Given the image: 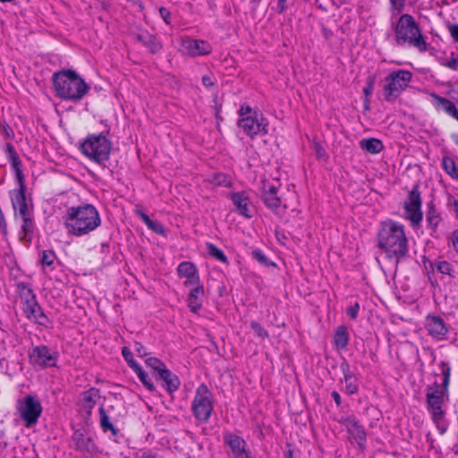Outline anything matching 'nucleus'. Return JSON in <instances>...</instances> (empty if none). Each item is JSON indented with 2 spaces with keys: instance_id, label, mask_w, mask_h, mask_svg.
Wrapping results in <instances>:
<instances>
[{
  "instance_id": "obj_14",
  "label": "nucleus",
  "mask_w": 458,
  "mask_h": 458,
  "mask_svg": "<svg viewBox=\"0 0 458 458\" xmlns=\"http://www.w3.org/2000/svg\"><path fill=\"white\" fill-rule=\"evenodd\" d=\"M261 199L264 205L272 212L279 213L282 205L281 198L278 196V187L266 182H263L261 190Z\"/></svg>"
},
{
  "instance_id": "obj_56",
  "label": "nucleus",
  "mask_w": 458,
  "mask_h": 458,
  "mask_svg": "<svg viewBox=\"0 0 458 458\" xmlns=\"http://www.w3.org/2000/svg\"><path fill=\"white\" fill-rule=\"evenodd\" d=\"M238 113L241 118H243L248 115H252V109L249 106H242Z\"/></svg>"
},
{
  "instance_id": "obj_10",
  "label": "nucleus",
  "mask_w": 458,
  "mask_h": 458,
  "mask_svg": "<svg viewBox=\"0 0 458 458\" xmlns=\"http://www.w3.org/2000/svg\"><path fill=\"white\" fill-rule=\"evenodd\" d=\"M58 352H52L47 345L35 346L29 352V360L33 367L41 369L57 367Z\"/></svg>"
},
{
  "instance_id": "obj_39",
  "label": "nucleus",
  "mask_w": 458,
  "mask_h": 458,
  "mask_svg": "<svg viewBox=\"0 0 458 458\" xmlns=\"http://www.w3.org/2000/svg\"><path fill=\"white\" fill-rule=\"evenodd\" d=\"M207 250H208V253L214 259H216V260H219L225 264H228V259L227 257L225 256V254L224 253V251L219 249L218 247H216L214 243H211V242H208L207 243Z\"/></svg>"
},
{
  "instance_id": "obj_59",
  "label": "nucleus",
  "mask_w": 458,
  "mask_h": 458,
  "mask_svg": "<svg viewBox=\"0 0 458 458\" xmlns=\"http://www.w3.org/2000/svg\"><path fill=\"white\" fill-rule=\"evenodd\" d=\"M287 0H278L277 6H276V13H284L287 8L286 6Z\"/></svg>"
},
{
  "instance_id": "obj_57",
  "label": "nucleus",
  "mask_w": 458,
  "mask_h": 458,
  "mask_svg": "<svg viewBox=\"0 0 458 458\" xmlns=\"http://www.w3.org/2000/svg\"><path fill=\"white\" fill-rule=\"evenodd\" d=\"M6 154H7L8 160L10 158H12L13 157L18 156L14 147L11 143L6 144Z\"/></svg>"
},
{
  "instance_id": "obj_23",
  "label": "nucleus",
  "mask_w": 458,
  "mask_h": 458,
  "mask_svg": "<svg viewBox=\"0 0 458 458\" xmlns=\"http://www.w3.org/2000/svg\"><path fill=\"white\" fill-rule=\"evenodd\" d=\"M193 286L188 295L187 302L191 311L198 313L202 308L205 291L203 285L199 284Z\"/></svg>"
},
{
  "instance_id": "obj_38",
  "label": "nucleus",
  "mask_w": 458,
  "mask_h": 458,
  "mask_svg": "<svg viewBox=\"0 0 458 458\" xmlns=\"http://www.w3.org/2000/svg\"><path fill=\"white\" fill-rule=\"evenodd\" d=\"M442 166L447 174H449L453 179L457 180L458 169L454 159L448 157H444L442 160Z\"/></svg>"
},
{
  "instance_id": "obj_44",
  "label": "nucleus",
  "mask_w": 458,
  "mask_h": 458,
  "mask_svg": "<svg viewBox=\"0 0 458 458\" xmlns=\"http://www.w3.org/2000/svg\"><path fill=\"white\" fill-rule=\"evenodd\" d=\"M405 2L406 0H389L392 16H396L403 12Z\"/></svg>"
},
{
  "instance_id": "obj_61",
  "label": "nucleus",
  "mask_w": 458,
  "mask_h": 458,
  "mask_svg": "<svg viewBox=\"0 0 458 458\" xmlns=\"http://www.w3.org/2000/svg\"><path fill=\"white\" fill-rule=\"evenodd\" d=\"M139 458H164L163 456L153 453L152 451L143 452L142 454Z\"/></svg>"
},
{
  "instance_id": "obj_4",
  "label": "nucleus",
  "mask_w": 458,
  "mask_h": 458,
  "mask_svg": "<svg viewBox=\"0 0 458 458\" xmlns=\"http://www.w3.org/2000/svg\"><path fill=\"white\" fill-rule=\"evenodd\" d=\"M394 30V46L412 47L420 52L428 50V43L421 28L415 18L409 13H403L396 22L392 24Z\"/></svg>"
},
{
  "instance_id": "obj_18",
  "label": "nucleus",
  "mask_w": 458,
  "mask_h": 458,
  "mask_svg": "<svg viewBox=\"0 0 458 458\" xmlns=\"http://www.w3.org/2000/svg\"><path fill=\"white\" fill-rule=\"evenodd\" d=\"M177 275L180 278H186L183 285L188 287L199 284L200 282L199 270L191 261H182L177 267Z\"/></svg>"
},
{
  "instance_id": "obj_8",
  "label": "nucleus",
  "mask_w": 458,
  "mask_h": 458,
  "mask_svg": "<svg viewBox=\"0 0 458 458\" xmlns=\"http://www.w3.org/2000/svg\"><path fill=\"white\" fill-rule=\"evenodd\" d=\"M412 80V73L407 70H396L385 79L383 97L386 102H394L404 91Z\"/></svg>"
},
{
  "instance_id": "obj_5",
  "label": "nucleus",
  "mask_w": 458,
  "mask_h": 458,
  "mask_svg": "<svg viewBox=\"0 0 458 458\" xmlns=\"http://www.w3.org/2000/svg\"><path fill=\"white\" fill-rule=\"evenodd\" d=\"M52 81L56 96L65 100H81L89 89V85L73 70L55 72Z\"/></svg>"
},
{
  "instance_id": "obj_51",
  "label": "nucleus",
  "mask_w": 458,
  "mask_h": 458,
  "mask_svg": "<svg viewBox=\"0 0 458 458\" xmlns=\"http://www.w3.org/2000/svg\"><path fill=\"white\" fill-rule=\"evenodd\" d=\"M312 150L314 151L318 159H322L327 157V151L324 147L318 141H313Z\"/></svg>"
},
{
  "instance_id": "obj_34",
  "label": "nucleus",
  "mask_w": 458,
  "mask_h": 458,
  "mask_svg": "<svg viewBox=\"0 0 458 458\" xmlns=\"http://www.w3.org/2000/svg\"><path fill=\"white\" fill-rule=\"evenodd\" d=\"M421 196L419 184H415L412 189L408 192V196L403 205H410L411 207H421Z\"/></svg>"
},
{
  "instance_id": "obj_20",
  "label": "nucleus",
  "mask_w": 458,
  "mask_h": 458,
  "mask_svg": "<svg viewBox=\"0 0 458 458\" xmlns=\"http://www.w3.org/2000/svg\"><path fill=\"white\" fill-rule=\"evenodd\" d=\"M72 438L77 451L90 454L96 451V445L92 437L86 433L85 429H76Z\"/></svg>"
},
{
  "instance_id": "obj_29",
  "label": "nucleus",
  "mask_w": 458,
  "mask_h": 458,
  "mask_svg": "<svg viewBox=\"0 0 458 458\" xmlns=\"http://www.w3.org/2000/svg\"><path fill=\"white\" fill-rule=\"evenodd\" d=\"M135 214L144 222L149 230L157 234H165V227L160 222L151 220L149 216L141 209H136Z\"/></svg>"
},
{
  "instance_id": "obj_30",
  "label": "nucleus",
  "mask_w": 458,
  "mask_h": 458,
  "mask_svg": "<svg viewBox=\"0 0 458 458\" xmlns=\"http://www.w3.org/2000/svg\"><path fill=\"white\" fill-rule=\"evenodd\" d=\"M403 208L406 213V218L411 222V225L413 227L419 226L423 218L421 207H411L410 205H403Z\"/></svg>"
},
{
  "instance_id": "obj_50",
  "label": "nucleus",
  "mask_w": 458,
  "mask_h": 458,
  "mask_svg": "<svg viewBox=\"0 0 458 458\" xmlns=\"http://www.w3.org/2000/svg\"><path fill=\"white\" fill-rule=\"evenodd\" d=\"M440 64L453 71L458 70V59L454 52L451 53L449 60H440Z\"/></svg>"
},
{
  "instance_id": "obj_15",
  "label": "nucleus",
  "mask_w": 458,
  "mask_h": 458,
  "mask_svg": "<svg viewBox=\"0 0 458 458\" xmlns=\"http://www.w3.org/2000/svg\"><path fill=\"white\" fill-rule=\"evenodd\" d=\"M12 205L15 211L19 212L21 217L31 216L33 205L31 199L26 197V185L19 186L12 197Z\"/></svg>"
},
{
  "instance_id": "obj_40",
  "label": "nucleus",
  "mask_w": 458,
  "mask_h": 458,
  "mask_svg": "<svg viewBox=\"0 0 458 458\" xmlns=\"http://www.w3.org/2000/svg\"><path fill=\"white\" fill-rule=\"evenodd\" d=\"M140 381L143 384V386L150 392H154L156 390V387L151 380V378L149 377V376L143 370V369L141 368V366H139L138 368H136L134 370H133Z\"/></svg>"
},
{
  "instance_id": "obj_26",
  "label": "nucleus",
  "mask_w": 458,
  "mask_h": 458,
  "mask_svg": "<svg viewBox=\"0 0 458 458\" xmlns=\"http://www.w3.org/2000/svg\"><path fill=\"white\" fill-rule=\"evenodd\" d=\"M333 343L337 350H344L349 344V333L344 326H339L335 331Z\"/></svg>"
},
{
  "instance_id": "obj_49",
  "label": "nucleus",
  "mask_w": 458,
  "mask_h": 458,
  "mask_svg": "<svg viewBox=\"0 0 458 458\" xmlns=\"http://www.w3.org/2000/svg\"><path fill=\"white\" fill-rule=\"evenodd\" d=\"M375 82H376V75H369L367 78L366 85L362 90L363 94H364V98L367 99L371 96L373 89H374Z\"/></svg>"
},
{
  "instance_id": "obj_6",
  "label": "nucleus",
  "mask_w": 458,
  "mask_h": 458,
  "mask_svg": "<svg viewBox=\"0 0 458 458\" xmlns=\"http://www.w3.org/2000/svg\"><path fill=\"white\" fill-rule=\"evenodd\" d=\"M111 149L112 142L103 133L89 135L81 145L83 155L104 166L110 157Z\"/></svg>"
},
{
  "instance_id": "obj_63",
  "label": "nucleus",
  "mask_w": 458,
  "mask_h": 458,
  "mask_svg": "<svg viewBox=\"0 0 458 458\" xmlns=\"http://www.w3.org/2000/svg\"><path fill=\"white\" fill-rule=\"evenodd\" d=\"M331 396L334 399L335 404L339 407L342 404V399L338 392L333 391L331 393Z\"/></svg>"
},
{
  "instance_id": "obj_62",
  "label": "nucleus",
  "mask_w": 458,
  "mask_h": 458,
  "mask_svg": "<svg viewBox=\"0 0 458 458\" xmlns=\"http://www.w3.org/2000/svg\"><path fill=\"white\" fill-rule=\"evenodd\" d=\"M201 81H202V84L206 88H210V87L214 86V81H212V79L209 76H203Z\"/></svg>"
},
{
  "instance_id": "obj_52",
  "label": "nucleus",
  "mask_w": 458,
  "mask_h": 458,
  "mask_svg": "<svg viewBox=\"0 0 458 458\" xmlns=\"http://www.w3.org/2000/svg\"><path fill=\"white\" fill-rule=\"evenodd\" d=\"M360 304L357 301L354 304L349 306L346 310V313L352 320H355L358 318Z\"/></svg>"
},
{
  "instance_id": "obj_1",
  "label": "nucleus",
  "mask_w": 458,
  "mask_h": 458,
  "mask_svg": "<svg viewBox=\"0 0 458 458\" xmlns=\"http://www.w3.org/2000/svg\"><path fill=\"white\" fill-rule=\"evenodd\" d=\"M439 373H435L436 377L441 375L442 382L439 384L435 381L426 388V403L428 411L431 415V420L436 425L439 434L444 435L448 423L445 420V410L443 408L445 401L449 399V385L451 377V366L447 361L441 360L438 363Z\"/></svg>"
},
{
  "instance_id": "obj_42",
  "label": "nucleus",
  "mask_w": 458,
  "mask_h": 458,
  "mask_svg": "<svg viewBox=\"0 0 458 458\" xmlns=\"http://www.w3.org/2000/svg\"><path fill=\"white\" fill-rule=\"evenodd\" d=\"M251 257L254 259H256L259 264H261L265 267L276 266V264L274 262H272L271 260H269L267 259V257L265 255V253L259 249L253 250L251 251Z\"/></svg>"
},
{
  "instance_id": "obj_25",
  "label": "nucleus",
  "mask_w": 458,
  "mask_h": 458,
  "mask_svg": "<svg viewBox=\"0 0 458 458\" xmlns=\"http://www.w3.org/2000/svg\"><path fill=\"white\" fill-rule=\"evenodd\" d=\"M99 398L100 391L95 387H91L81 394V406L88 415L91 414V411Z\"/></svg>"
},
{
  "instance_id": "obj_43",
  "label": "nucleus",
  "mask_w": 458,
  "mask_h": 458,
  "mask_svg": "<svg viewBox=\"0 0 458 458\" xmlns=\"http://www.w3.org/2000/svg\"><path fill=\"white\" fill-rule=\"evenodd\" d=\"M145 363L148 367L151 368L155 373V376L157 374H159L161 369H165V364L159 359L155 357L148 358L145 360Z\"/></svg>"
},
{
  "instance_id": "obj_54",
  "label": "nucleus",
  "mask_w": 458,
  "mask_h": 458,
  "mask_svg": "<svg viewBox=\"0 0 458 458\" xmlns=\"http://www.w3.org/2000/svg\"><path fill=\"white\" fill-rule=\"evenodd\" d=\"M159 14L160 16L162 17L163 21L166 23V24H170L171 23V21H170V18H171V13L170 11L165 8V7H160L159 8Z\"/></svg>"
},
{
  "instance_id": "obj_55",
  "label": "nucleus",
  "mask_w": 458,
  "mask_h": 458,
  "mask_svg": "<svg viewBox=\"0 0 458 458\" xmlns=\"http://www.w3.org/2000/svg\"><path fill=\"white\" fill-rule=\"evenodd\" d=\"M447 28L453 39L458 42V24H450Z\"/></svg>"
},
{
  "instance_id": "obj_19",
  "label": "nucleus",
  "mask_w": 458,
  "mask_h": 458,
  "mask_svg": "<svg viewBox=\"0 0 458 458\" xmlns=\"http://www.w3.org/2000/svg\"><path fill=\"white\" fill-rule=\"evenodd\" d=\"M135 40L144 46L152 55L157 54L163 48L162 43L147 30L133 32Z\"/></svg>"
},
{
  "instance_id": "obj_47",
  "label": "nucleus",
  "mask_w": 458,
  "mask_h": 458,
  "mask_svg": "<svg viewBox=\"0 0 458 458\" xmlns=\"http://www.w3.org/2000/svg\"><path fill=\"white\" fill-rule=\"evenodd\" d=\"M56 259L55 253L51 250H43L41 253L40 262L43 266H51Z\"/></svg>"
},
{
  "instance_id": "obj_33",
  "label": "nucleus",
  "mask_w": 458,
  "mask_h": 458,
  "mask_svg": "<svg viewBox=\"0 0 458 458\" xmlns=\"http://www.w3.org/2000/svg\"><path fill=\"white\" fill-rule=\"evenodd\" d=\"M224 440H225V443L230 447L231 451L236 449V448H239L241 446H246L247 444L245 442V440L236 435V434H233V433H225L224 435Z\"/></svg>"
},
{
  "instance_id": "obj_64",
  "label": "nucleus",
  "mask_w": 458,
  "mask_h": 458,
  "mask_svg": "<svg viewBox=\"0 0 458 458\" xmlns=\"http://www.w3.org/2000/svg\"><path fill=\"white\" fill-rule=\"evenodd\" d=\"M246 450V446H241L239 448L233 450L232 453L234 455V458H236L240 454H242V453H244Z\"/></svg>"
},
{
  "instance_id": "obj_35",
  "label": "nucleus",
  "mask_w": 458,
  "mask_h": 458,
  "mask_svg": "<svg viewBox=\"0 0 458 458\" xmlns=\"http://www.w3.org/2000/svg\"><path fill=\"white\" fill-rule=\"evenodd\" d=\"M100 427L104 432L111 431L114 436L118 434V429L111 423L108 415L103 406L99 408Z\"/></svg>"
},
{
  "instance_id": "obj_27",
  "label": "nucleus",
  "mask_w": 458,
  "mask_h": 458,
  "mask_svg": "<svg viewBox=\"0 0 458 458\" xmlns=\"http://www.w3.org/2000/svg\"><path fill=\"white\" fill-rule=\"evenodd\" d=\"M16 287L19 296L21 298V307L37 299V296L34 293L31 287L30 286V284L24 282H19L17 283Z\"/></svg>"
},
{
  "instance_id": "obj_36",
  "label": "nucleus",
  "mask_w": 458,
  "mask_h": 458,
  "mask_svg": "<svg viewBox=\"0 0 458 458\" xmlns=\"http://www.w3.org/2000/svg\"><path fill=\"white\" fill-rule=\"evenodd\" d=\"M21 219L23 221V224L21 225V231L20 233L23 234L21 236L23 239L31 241L33 232H34V222L32 220V217H31V216H28L21 217Z\"/></svg>"
},
{
  "instance_id": "obj_9",
  "label": "nucleus",
  "mask_w": 458,
  "mask_h": 458,
  "mask_svg": "<svg viewBox=\"0 0 458 458\" xmlns=\"http://www.w3.org/2000/svg\"><path fill=\"white\" fill-rule=\"evenodd\" d=\"M16 410L26 428L38 423L42 413V405L37 396L26 395L17 400Z\"/></svg>"
},
{
  "instance_id": "obj_21",
  "label": "nucleus",
  "mask_w": 458,
  "mask_h": 458,
  "mask_svg": "<svg viewBox=\"0 0 458 458\" xmlns=\"http://www.w3.org/2000/svg\"><path fill=\"white\" fill-rule=\"evenodd\" d=\"M230 199L235 206L238 214L246 218H250L252 216V213L250 208V199L246 192H233L231 194Z\"/></svg>"
},
{
  "instance_id": "obj_58",
  "label": "nucleus",
  "mask_w": 458,
  "mask_h": 458,
  "mask_svg": "<svg viewBox=\"0 0 458 458\" xmlns=\"http://www.w3.org/2000/svg\"><path fill=\"white\" fill-rule=\"evenodd\" d=\"M451 242L455 251L458 253V230H455L452 233Z\"/></svg>"
},
{
  "instance_id": "obj_17",
  "label": "nucleus",
  "mask_w": 458,
  "mask_h": 458,
  "mask_svg": "<svg viewBox=\"0 0 458 458\" xmlns=\"http://www.w3.org/2000/svg\"><path fill=\"white\" fill-rule=\"evenodd\" d=\"M182 47L184 53L191 56L207 55L212 52L211 45L201 39L183 38Z\"/></svg>"
},
{
  "instance_id": "obj_41",
  "label": "nucleus",
  "mask_w": 458,
  "mask_h": 458,
  "mask_svg": "<svg viewBox=\"0 0 458 458\" xmlns=\"http://www.w3.org/2000/svg\"><path fill=\"white\" fill-rule=\"evenodd\" d=\"M345 383V393L349 395L355 394L359 392L360 389V378L359 376L354 377L352 378H349L348 380L344 381Z\"/></svg>"
},
{
  "instance_id": "obj_45",
  "label": "nucleus",
  "mask_w": 458,
  "mask_h": 458,
  "mask_svg": "<svg viewBox=\"0 0 458 458\" xmlns=\"http://www.w3.org/2000/svg\"><path fill=\"white\" fill-rule=\"evenodd\" d=\"M340 369L343 373L344 378L341 381L348 380L349 378H352L357 377L358 375L351 369L349 362L344 359V360L340 364Z\"/></svg>"
},
{
  "instance_id": "obj_2",
  "label": "nucleus",
  "mask_w": 458,
  "mask_h": 458,
  "mask_svg": "<svg viewBox=\"0 0 458 458\" xmlns=\"http://www.w3.org/2000/svg\"><path fill=\"white\" fill-rule=\"evenodd\" d=\"M377 246L397 266L409 254L404 225L391 219L382 222L377 233Z\"/></svg>"
},
{
  "instance_id": "obj_32",
  "label": "nucleus",
  "mask_w": 458,
  "mask_h": 458,
  "mask_svg": "<svg viewBox=\"0 0 458 458\" xmlns=\"http://www.w3.org/2000/svg\"><path fill=\"white\" fill-rule=\"evenodd\" d=\"M431 267H436L437 272L448 276L450 278H455L454 268L453 265L446 260H436L431 263Z\"/></svg>"
},
{
  "instance_id": "obj_60",
  "label": "nucleus",
  "mask_w": 458,
  "mask_h": 458,
  "mask_svg": "<svg viewBox=\"0 0 458 458\" xmlns=\"http://www.w3.org/2000/svg\"><path fill=\"white\" fill-rule=\"evenodd\" d=\"M333 6L339 9L344 4H349L352 0H330Z\"/></svg>"
},
{
  "instance_id": "obj_22",
  "label": "nucleus",
  "mask_w": 458,
  "mask_h": 458,
  "mask_svg": "<svg viewBox=\"0 0 458 458\" xmlns=\"http://www.w3.org/2000/svg\"><path fill=\"white\" fill-rule=\"evenodd\" d=\"M156 378L162 382V386L169 394L177 391L181 385L179 377L167 368L161 369L160 373L156 375Z\"/></svg>"
},
{
  "instance_id": "obj_46",
  "label": "nucleus",
  "mask_w": 458,
  "mask_h": 458,
  "mask_svg": "<svg viewBox=\"0 0 458 458\" xmlns=\"http://www.w3.org/2000/svg\"><path fill=\"white\" fill-rule=\"evenodd\" d=\"M122 355L123 357L124 358V360H126V362L128 363L129 367L134 370L136 368H138L139 366H140L134 359H133V354L132 352L130 351V349L126 346H123L122 348Z\"/></svg>"
},
{
  "instance_id": "obj_37",
  "label": "nucleus",
  "mask_w": 458,
  "mask_h": 458,
  "mask_svg": "<svg viewBox=\"0 0 458 458\" xmlns=\"http://www.w3.org/2000/svg\"><path fill=\"white\" fill-rule=\"evenodd\" d=\"M9 162L11 163L12 168L15 172V175H16V179H17V182H18V185L19 186L26 185L25 184L24 174H23V173L21 171V161L19 156L13 157L12 158L9 159Z\"/></svg>"
},
{
  "instance_id": "obj_31",
  "label": "nucleus",
  "mask_w": 458,
  "mask_h": 458,
  "mask_svg": "<svg viewBox=\"0 0 458 458\" xmlns=\"http://www.w3.org/2000/svg\"><path fill=\"white\" fill-rule=\"evenodd\" d=\"M426 221L428 226L433 229L434 231L437 229V225L441 221V216L437 210L435 208V205L432 201L428 204V210L426 215Z\"/></svg>"
},
{
  "instance_id": "obj_16",
  "label": "nucleus",
  "mask_w": 458,
  "mask_h": 458,
  "mask_svg": "<svg viewBox=\"0 0 458 458\" xmlns=\"http://www.w3.org/2000/svg\"><path fill=\"white\" fill-rule=\"evenodd\" d=\"M21 309L26 318L30 321H33L34 323L45 327H50L51 321L49 318L44 313L37 299L23 305Z\"/></svg>"
},
{
  "instance_id": "obj_24",
  "label": "nucleus",
  "mask_w": 458,
  "mask_h": 458,
  "mask_svg": "<svg viewBox=\"0 0 458 458\" xmlns=\"http://www.w3.org/2000/svg\"><path fill=\"white\" fill-rule=\"evenodd\" d=\"M433 104L437 108H440L445 111L447 114L458 121V109L455 105L444 97H440L436 93H432Z\"/></svg>"
},
{
  "instance_id": "obj_3",
  "label": "nucleus",
  "mask_w": 458,
  "mask_h": 458,
  "mask_svg": "<svg viewBox=\"0 0 458 458\" xmlns=\"http://www.w3.org/2000/svg\"><path fill=\"white\" fill-rule=\"evenodd\" d=\"M63 218L68 233L75 236L89 234L101 225L100 215L92 204L68 208Z\"/></svg>"
},
{
  "instance_id": "obj_48",
  "label": "nucleus",
  "mask_w": 458,
  "mask_h": 458,
  "mask_svg": "<svg viewBox=\"0 0 458 458\" xmlns=\"http://www.w3.org/2000/svg\"><path fill=\"white\" fill-rule=\"evenodd\" d=\"M250 328L254 331L255 335L261 339L268 338L269 336L268 332L257 321L250 322Z\"/></svg>"
},
{
  "instance_id": "obj_11",
  "label": "nucleus",
  "mask_w": 458,
  "mask_h": 458,
  "mask_svg": "<svg viewBox=\"0 0 458 458\" xmlns=\"http://www.w3.org/2000/svg\"><path fill=\"white\" fill-rule=\"evenodd\" d=\"M338 422L345 427L350 437L353 439L360 448L363 449L367 440V434L364 427L353 415L342 417Z\"/></svg>"
},
{
  "instance_id": "obj_53",
  "label": "nucleus",
  "mask_w": 458,
  "mask_h": 458,
  "mask_svg": "<svg viewBox=\"0 0 458 458\" xmlns=\"http://www.w3.org/2000/svg\"><path fill=\"white\" fill-rule=\"evenodd\" d=\"M134 349L140 357H145L148 354L146 347L140 342L134 343Z\"/></svg>"
},
{
  "instance_id": "obj_12",
  "label": "nucleus",
  "mask_w": 458,
  "mask_h": 458,
  "mask_svg": "<svg viewBox=\"0 0 458 458\" xmlns=\"http://www.w3.org/2000/svg\"><path fill=\"white\" fill-rule=\"evenodd\" d=\"M268 123L265 118L260 120L257 116L248 115L238 120V126L250 138H254L259 133L267 134Z\"/></svg>"
},
{
  "instance_id": "obj_13",
  "label": "nucleus",
  "mask_w": 458,
  "mask_h": 458,
  "mask_svg": "<svg viewBox=\"0 0 458 458\" xmlns=\"http://www.w3.org/2000/svg\"><path fill=\"white\" fill-rule=\"evenodd\" d=\"M425 328L431 337L438 341L445 340L449 333V328L444 319L437 315L426 317Z\"/></svg>"
},
{
  "instance_id": "obj_7",
  "label": "nucleus",
  "mask_w": 458,
  "mask_h": 458,
  "mask_svg": "<svg viewBox=\"0 0 458 458\" xmlns=\"http://www.w3.org/2000/svg\"><path fill=\"white\" fill-rule=\"evenodd\" d=\"M214 395L206 384L199 385L191 403V412L196 420L207 423L214 411Z\"/></svg>"
},
{
  "instance_id": "obj_28",
  "label": "nucleus",
  "mask_w": 458,
  "mask_h": 458,
  "mask_svg": "<svg viewBox=\"0 0 458 458\" xmlns=\"http://www.w3.org/2000/svg\"><path fill=\"white\" fill-rule=\"evenodd\" d=\"M360 147L369 154H378L383 148L382 141L376 138L363 139L360 141Z\"/></svg>"
}]
</instances>
